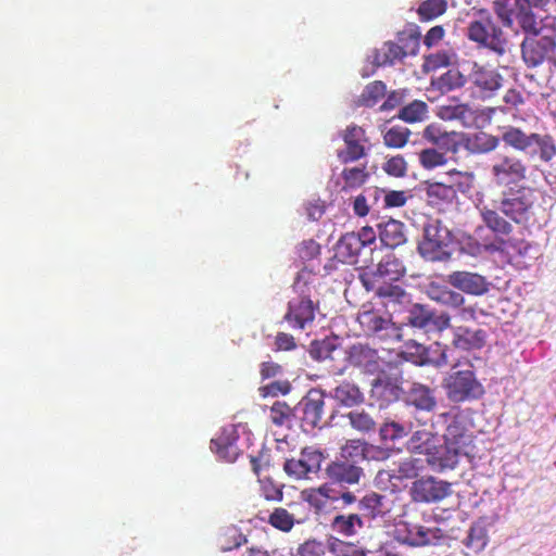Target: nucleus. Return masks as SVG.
Listing matches in <instances>:
<instances>
[{
    "label": "nucleus",
    "instance_id": "nucleus-1",
    "mask_svg": "<svg viewBox=\"0 0 556 556\" xmlns=\"http://www.w3.org/2000/svg\"><path fill=\"white\" fill-rule=\"evenodd\" d=\"M435 422L446 425L444 445L431 455L428 463L440 470L453 469L458 464L459 456H469L472 453L473 432L469 428L467 416L459 408L438 414Z\"/></svg>",
    "mask_w": 556,
    "mask_h": 556
},
{
    "label": "nucleus",
    "instance_id": "nucleus-2",
    "mask_svg": "<svg viewBox=\"0 0 556 556\" xmlns=\"http://www.w3.org/2000/svg\"><path fill=\"white\" fill-rule=\"evenodd\" d=\"M547 202L548 197L543 190L522 186L501 201V211L516 224L540 227L547 215Z\"/></svg>",
    "mask_w": 556,
    "mask_h": 556
},
{
    "label": "nucleus",
    "instance_id": "nucleus-3",
    "mask_svg": "<svg viewBox=\"0 0 556 556\" xmlns=\"http://www.w3.org/2000/svg\"><path fill=\"white\" fill-rule=\"evenodd\" d=\"M292 291L294 295L288 302L283 320L292 329L304 330L313 325L319 311V301L313 299L316 290L301 274L295 278Z\"/></svg>",
    "mask_w": 556,
    "mask_h": 556
},
{
    "label": "nucleus",
    "instance_id": "nucleus-4",
    "mask_svg": "<svg viewBox=\"0 0 556 556\" xmlns=\"http://www.w3.org/2000/svg\"><path fill=\"white\" fill-rule=\"evenodd\" d=\"M467 38L479 48L488 49L502 56L508 51L509 40L492 14L479 10L472 16L466 28Z\"/></svg>",
    "mask_w": 556,
    "mask_h": 556
},
{
    "label": "nucleus",
    "instance_id": "nucleus-5",
    "mask_svg": "<svg viewBox=\"0 0 556 556\" xmlns=\"http://www.w3.org/2000/svg\"><path fill=\"white\" fill-rule=\"evenodd\" d=\"M459 363L454 364L453 371L450 372L442 382L447 400L452 403L460 404L481 399L484 393V387L477 379L472 369H455Z\"/></svg>",
    "mask_w": 556,
    "mask_h": 556
},
{
    "label": "nucleus",
    "instance_id": "nucleus-6",
    "mask_svg": "<svg viewBox=\"0 0 556 556\" xmlns=\"http://www.w3.org/2000/svg\"><path fill=\"white\" fill-rule=\"evenodd\" d=\"M451 242L450 230L435 220L425 227L424 239L418 243V252L426 261H448L452 256Z\"/></svg>",
    "mask_w": 556,
    "mask_h": 556
},
{
    "label": "nucleus",
    "instance_id": "nucleus-7",
    "mask_svg": "<svg viewBox=\"0 0 556 556\" xmlns=\"http://www.w3.org/2000/svg\"><path fill=\"white\" fill-rule=\"evenodd\" d=\"M521 58L529 68H534L549 60L556 51L555 35H527L520 45Z\"/></svg>",
    "mask_w": 556,
    "mask_h": 556
},
{
    "label": "nucleus",
    "instance_id": "nucleus-8",
    "mask_svg": "<svg viewBox=\"0 0 556 556\" xmlns=\"http://www.w3.org/2000/svg\"><path fill=\"white\" fill-rule=\"evenodd\" d=\"M325 394L320 390H309L295 405L296 420L304 432L323 427Z\"/></svg>",
    "mask_w": 556,
    "mask_h": 556
},
{
    "label": "nucleus",
    "instance_id": "nucleus-9",
    "mask_svg": "<svg viewBox=\"0 0 556 556\" xmlns=\"http://www.w3.org/2000/svg\"><path fill=\"white\" fill-rule=\"evenodd\" d=\"M406 269L395 255H386L376 269L365 271L359 279L366 290L377 287L380 282H396L405 276Z\"/></svg>",
    "mask_w": 556,
    "mask_h": 556
},
{
    "label": "nucleus",
    "instance_id": "nucleus-10",
    "mask_svg": "<svg viewBox=\"0 0 556 556\" xmlns=\"http://www.w3.org/2000/svg\"><path fill=\"white\" fill-rule=\"evenodd\" d=\"M452 493L451 483L433 477H422L415 480L409 489V495L415 503H438Z\"/></svg>",
    "mask_w": 556,
    "mask_h": 556
},
{
    "label": "nucleus",
    "instance_id": "nucleus-11",
    "mask_svg": "<svg viewBox=\"0 0 556 556\" xmlns=\"http://www.w3.org/2000/svg\"><path fill=\"white\" fill-rule=\"evenodd\" d=\"M491 174L497 186L506 187L527 178V165L514 155H501L492 165Z\"/></svg>",
    "mask_w": 556,
    "mask_h": 556
},
{
    "label": "nucleus",
    "instance_id": "nucleus-12",
    "mask_svg": "<svg viewBox=\"0 0 556 556\" xmlns=\"http://www.w3.org/2000/svg\"><path fill=\"white\" fill-rule=\"evenodd\" d=\"M438 528H427L422 525L400 521L395 525L393 530L394 539L402 543L414 547H421L431 544L432 539L438 538Z\"/></svg>",
    "mask_w": 556,
    "mask_h": 556
},
{
    "label": "nucleus",
    "instance_id": "nucleus-13",
    "mask_svg": "<svg viewBox=\"0 0 556 556\" xmlns=\"http://www.w3.org/2000/svg\"><path fill=\"white\" fill-rule=\"evenodd\" d=\"M324 458V454L319 450L304 447L299 458L285 462L283 470L295 480L306 479L309 473H315L320 469Z\"/></svg>",
    "mask_w": 556,
    "mask_h": 556
},
{
    "label": "nucleus",
    "instance_id": "nucleus-14",
    "mask_svg": "<svg viewBox=\"0 0 556 556\" xmlns=\"http://www.w3.org/2000/svg\"><path fill=\"white\" fill-rule=\"evenodd\" d=\"M345 149L338 152L341 163H353L366 156L365 143L368 141L363 127L355 124L349 125L341 134Z\"/></svg>",
    "mask_w": 556,
    "mask_h": 556
},
{
    "label": "nucleus",
    "instance_id": "nucleus-15",
    "mask_svg": "<svg viewBox=\"0 0 556 556\" xmlns=\"http://www.w3.org/2000/svg\"><path fill=\"white\" fill-rule=\"evenodd\" d=\"M469 80L482 99L491 98L503 85V76L497 70L473 63Z\"/></svg>",
    "mask_w": 556,
    "mask_h": 556
},
{
    "label": "nucleus",
    "instance_id": "nucleus-16",
    "mask_svg": "<svg viewBox=\"0 0 556 556\" xmlns=\"http://www.w3.org/2000/svg\"><path fill=\"white\" fill-rule=\"evenodd\" d=\"M367 252L364 245L359 242V238L354 236V232H346L343 235L334 247V256L342 263L349 265L365 266L368 262L366 257Z\"/></svg>",
    "mask_w": 556,
    "mask_h": 556
},
{
    "label": "nucleus",
    "instance_id": "nucleus-17",
    "mask_svg": "<svg viewBox=\"0 0 556 556\" xmlns=\"http://www.w3.org/2000/svg\"><path fill=\"white\" fill-rule=\"evenodd\" d=\"M422 137L431 144L438 147L443 153H458L462 146V134L456 131H447L439 124L428 125L424 131Z\"/></svg>",
    "mask_w": 556,
    "mask_h": 556
},
{
    "label": "nucleus",
    "instance_id": "nucleus-18",
    "mask_svg": "<svg viewBox=\"0 0 556 556\" xmlns=\"http://www.w3.org/2000/svg\"><path fill=\"white\" fill-rule=\"evenodd\" d=\"M358 321L364 330L381 338L400 339V329L392 323L391 317H384L376 311H364L358 315Z\"/></svg>",
    "mask_w": 556,
    "mask_h": 556
},
{
    "label": "nucleus",
    "instance_id": "nucleus-19",
    "mask_svg": "<svg viewBox=\"0 0 556 556\" xmlns=\"http://www.w3.org/2000/svg\"><path fill=\"white\" fill-rule=\"evenodd\" d=\"M447 282L455 289L471 295H482L489 291L485 277L477 273L456 270L447 276Z\"/></svg>",
    "mask_w": 556,
    "mask_h": 556
},
{
    "label": "nucleus",
    "instance_id": "nucleus-20",
    "mask_svg": "<svg viewBox=\"0 0 556 556\" xmlns=\"http://www.w3.org/2000/svg\"><path fill=\"white\" fill-rule=\"evenodd\" d=\"M346 361L351 366L367 374H375L380 368L378 352L368 344H353L348 351Z\"/></svg>",
    "mask_w": 556,
    "mask_h": 556
},
{
    "label": "nucleus",
    "instance_id": "nucleus-21",
    "mask_svg": "<svg viewBox=\"0 0 556 556\" xmlns=\"http://www.w3.org/2000/svg\"><path fill=\"white\" fill-rule=\"evenodd\" d=\"M327 479L340 484H356L363 475V469L350 462L334 460L325 469Z\"/></svg>",
    "mask_w": 556,
    "mask_h": 556
},
{
    "label": "nucleus",
    "instance_id": "nucleus-22",
    "mask_svg": "<svg viewBox=\"0 0 556 556\" xmlns=\"http://www.w3.org/2000/svg\"><path fill=\"white\" fill-rule=\"evenodd\" d=\"M486 343V332L483 329L472 330L468 327L454 329L452 345L462 351L481 350Z\"/></svg>",
    "mask_w": 556,
    "mask_h": 556
},
{
    "label": "nucleus",
    "instance_id": "nucleus-23",
    "mask_svg": "<svg viewBox=\"0 0 556 556\" xmlns=\"http://www.w3.org/2000/svg\"><path fill=\"white\" fill-rule=\"evenodd\" d=\"M407 408L419 409L418 413H432L437 406L434 392L421 383H413L406 395Z\"/></svg>",
    "mask_w": 556,
    "mask_h": 556
},
{
    "label": "nucleus",
    "instance_id": "nucleus-24",
    "mask_svg": "<svg viewBox=\"0 0 556 556\" xmlns=\"http://www.w3.org/2000/svg\"><path fill=\"white\" fill-rule=\"evenodd\" d=\"M439 117L444 121H458L464 127H478L479 113L468 104L441 105Z\"/></svg>",
    "mask_w": 556,
    "mask_h": 556
},
{
    "label": "nucleus",
    "instance_id": "nucleus-25",
    "mask_svg": "<svg viewBox=\"0 0 556 556\" xmlns=\"http://www.w3.org/2000/svg\"><path fill=\"white\" fill-rule=\"evenodd\" d=\"M378 236L381 243L394 249L406 241L405 225L396 219L390 218L377 224Z\"/></svg>",
    "mask_w": 556,
    "mask_h": 556
},
{
    "label": "nucleus",
    "instance_id": "nucleus-26",
    "mask_svg": "<svg viewBox=\"0 0 556 556\" xmlns=\"http://www.w3.org/2000/svg\"><path fill=\"white\" fill-rule=\"evenodd\" d=\"M416 351L418 356L414 362L420 366L433 365L434 367H443L448 364L446 349H443L439 343L430 348L418 344L416 345Z\"/></svg>",
    "mask_w": 556,
    "mask_h": 556
},
{
    "label": "nucleus",
    "instance_id": "nucleus-27",
    "mask_svg": "<svg viewBox=\"0 0 556 556\" xmlns=\"http://www.w3.org/2000/svg\"><path fill=\"white\" fill-rule=\"evenodd\" d=\"M428 295L431 300L450 308L462 306L466 300L464 295L446 286L431 283L428 288Z\"/></svg>",
    "mask_w": 556,
    "mask_h": 556
},
{
    "label": "nucleus",
    "instance_id": "nucleus-28",
    "mask_svg": "<svg viewBox=\"0 0 556 556\" xmlns=\"http://www.w3.org/2000/svg\"><path fill=\"white\" fill-rule=\"evenodd\" d=\"M407 51L400 45L388 41L374 53V64L376 66L393 65L396 61L407 56Z\"/></svg>",
    "mask_w": 556,
    "mask_h": 556
},
{
    "label": "nucleus",
    "instance_id": "nucleus-29",
    "mask_svg": "<svg viewBox=\"0 0 556 556\" xmlns=\"http://www.w3.org/2000/svg\"><path fill=\"white\" fill-rule=\"evenodd\" d=\"M359 509L372 519L382 518L390 511L387 496L375 492L366 494L359 501Z\"/></svg>",
    "mask_w": 556,
    "mask_h": 556
},
{
    "label": "nucleus",
    "instance_id": "nucleus-30",
    "mask_svg": "<svg viewBox=\"0 0 556 556\" xmlns=\"http://www.w3.org/2000/svg\"><path fill=\"white\" fill-rule=\"evenodd\" d=\"M413 429H415L413 420H410V418L404 419L402 417L401 421L384 422L380 428L379 434L383 442H394L395 440H400L408 435Z\"/></svg>",
    "mask_w": 556,
    "mask_h": 556
},
{
    "label": "nucleus",
    "instance_id": "nucleus-31",
    "mask_svg": "<svg viewBox=\"0 0 556 556\" xmlns=\"http://www.w3.org/2000/svg\"><path fill=\"white\" fill-rule=\"evenodd\" d=\"M535 134L527 135L520 128L508 126L504 128L502 134V140L506 146L514 148L515 150L526 152L533 147V140Z\"/></svg>",
    "mask_w": 556,
    "mask_h": 556
},
{
    "label": "nucleus",
    "instance_id": "nucleus-32",
    "mask_svg": "<svg viewBox=\"0 0 556 556\" xmlns=\"http://www.w3.org/2000/svg\"><path fill=\"white\" fill-rule=\"evenodd\" d=\"M330 527L338 534L353 536L356 534L357 529L364 527V522L357 514L337 515L332 519Z\"/></svg>",
    "mask_w": 556,
    "mask_h": 556
},
{
    "label": "nucleus",
    "instance_id": "nucleus-33",
    "mask_svg": "<svg viewBox=\"0 0 556 556\" xmlns=\"http://www.w3.org/2000/svg\"><path fill=\"white\" fill-rule=\"evenodd\" d=\"M378 298L382 300L383 305L402 304L407 298L406 291L394 282H380L377 287L370 289Z\"/></svg>",
    "mask_w": 556,
    "mask_h": 556
},
{
    "label": "nucleus",
    "instance_id": "nucleus-34",
    "mask_svg": "<svg viewBox=\"0 0 556 556\" xmlns=\"http://www.w3.org/2000/svg\"><path fill=\"white\" fill-rule=\"evenodd\" d=\"M269 419L276 427L291 428L296 420L295 406L291 407L283 401H276L269 408Z\"/></svg>",
    "mask_w": 556,
    "mask_h": 556
},
{
    "label": "nucleus",
    "instance_id": "nucleus-35",
    "mask_svg": "<svg viewBox=\"0 0 556 556\" xmlns=\"http://www.w3.org/2000/svg\"><path fill=\"white\" fill-rule=\"evenodd\" d=\"M333 397L343 406L352 407L364 402L359 388L351 382H342L333 390Z\"/></svg>",
    "mask_w": 556,
    "mask_h": 556
},
{
    "label": "nucleus",
    "instance_id": "nucleus-36",
    "mask_svg": "<svg viewBox=\"0 0 556 556\" xmlns=\"http://www.w3.org/2000/svg\"><path fill=\"white\" fill-rule=\"evenodd\" d=\"M412 437L408 441V446L412 451L417 453H426L428 454V459L431 457L433 453H430V447L432 445L434 439V431L428 429L427 427H419L413 429L410 431Z\"/></svg>",
    "mask_w": 556,
    "mask_h": 556
},
{
    "label": "nucleus",
    "instance_id": "nucleus-37",
    "mask_svg": "<svg viewBox=\"0 0 556 556\" xmlns=\"http://www.w3.org/2000/svg\"><path fill=\"white\" fill-rule=\"evenodd\" d=\"M489 542L488 529L483 520H479L471 525L464 544L475 553H479L486 546Z\"/></svg>",
    "mask_w": 556,
    "mask_h": 556
},
{
    "label": "nucleus",
    "instance_id": "nucleus-38",
    "mask_svg": "<svg viewBox=\"0 0 556 556\" xmlns=\"http://www.w3.org/2000/svg\"><path fill=\"white\" fill-rule=\"evenodd\" d=\"M387 94V86L381 80H374L365 86L357 99L361 106L372 108Z\"/></svg>",
    "mask_w": 556,
    "mask_h": 556
},
{
    "label": "nucleus",
    "instance_id": "nucleus-39",
    "mask_svg": "<svg viewBox=\"0 0 556 556\" xmlns=\"http://www.w3.org/2000/svg\"><path fill=\"white\" fill-rule=\"evenodd\" d=\"M327 551L332 556H366L364 548L355 543L340 540L336 536H329L327 540Z\"/></svg>",
    "mask_w": 556,
    "mask_h": 556
},
{
    "label": "nucleus",
    "instance_id": "nucleus-40",
    "mask_svg": "<svg viewBox=\"0 0 556 556\" xmlns=\"http://www.w3.org/2000/svg\"><path fill=\"white\" fill-rule=\"evenodd\" d=\"M427 115L428 104L421 100H414L400 110L397 117L405 123L414 124L422 122Z\"/></svg>",
    "mask_w": 556,
    "mask_h": 556
},
{
    "label": "nucleus",
    "instance_id": "nucleus-41",
    "mask_svg": "<svg viewBox=\"0 0 556 556\" xmlns=\"http://www.w3.org/2000/svg\"><path fill=\"white\" fill-rule=\"evenodd\" d=\"M481 216L486 227L496 235L508 236L513 231L511 224L496 211L484 208Z\"/></svg>",
    "mask_w": 556,
    "mask_h": 556
},
{
    "label": "nucleus",
    "instance_id": "nucleus-42",
    "mask_svg": "<svg viewBox=\"0 0 556 556\" xmlns=\"http://www.w3.org/2000/svg\"><path fill=\"white\" fill-rule=\"evenodd\" d=\"M341 177L343 179V191L354 190L362 187L368 179L369 174L364 167H345Z\"/></svg>",
    "mask_w": 556,
    "mask_h": 556
},
{
    "label": "nucleus",
    "instance_id": "nucleus-43",
    "mask_svg": "<svg viewBox=\"0 0 556 556\" xmlns=\"http://www.w3.org/2000/svg\"><path fill=\"white\" fill-rule=\"evenodd\" d=\"M367 443L362 440H349L342 447L340 455L345 462L356 465L367 456Z\"/></svg>",
    "mask_w": 556,
    "mask_h": 556
},
{
    "label": "nucleus",
    "instance_id": "nucleus-44",
    "mask_svg": "<svg viewBox=\"0 0 556 556\" xmlns=\"http://www.w3.org/2000/svg\"><path fill=\"white\" fill-rule=\"evenodd\" d=\"M515 20L527 35L539 33L538 16L533 9L515 5Z\"/></svg>",
    "mask_w": 556,
    "mask_h": 556
},
{
    "label": "nucleus",
    "instance_id": "nucleus-45",
    "mask_svg": "<svg viewBox=\"0 0 556 556\" xmlns=\"http://www.w3.org/2000/svg\"><path fill=\"white\" fill-rule=\"evenodd\" d=\"M432 85L444 93L463 87L465 85V77L456 70H448L433 81Z\"/></svg>",
    "mask_w": 556,
    "mask_h": 556
},
{
    "label": "nucleus",
    "instance_id": "nucleus-46",
    "mask_svg": "<svg viewBox=\"0 0 556 556\" xmlns=\"http://www.w3.org/2000/svg\"><path fill=\"white\" fill-rule=\"evenodd\" d=\"M427 194L435 203H452L456 197L452 186L447 182H431L427 188Z\"/></svg>",
    "mask_w": 556,
    "mask_h": 556
},
{
    "label": "nucleus",
    "instance_id": "nucleus-47",
    "mask_svg": "<svg viewBox=\"0 0 556 556\" xmlns=\"http://www.w3.org/2000/svg\"><path fill=\"white\" fill-rule=\"evenodd\" d=\"M369 195L374 197L375 200H378L380 194L384 193V207H402L405 205L407 201V194L405 191L400 190H389L386 191L379 188L368 189L366 191Z\"/></svg>",
    "mask_w": 556,
    "mask_h": 556
},
{
    "label": "nucleus",
    "instance_id": "nucleus-48",
    "mask_svg": "<svg viewBox=\"0 0 556 556\" xmlns=\"http://www.w3.org/2000/svg\"><path fill=\"white\" fill-rule=\"evenodd\" d=\"M446 9V0H426L419 4L417 13L421 21H431L445 13Z\"/></svg>",
    "mask_w": 556,
    "mask_h": 556
},
{
    "label": "nucleus",
    "instance_id": "nucleus-49",
    "mask_svg": "<svg viewBox=\"0 0 556 556\" xmlns=\"http://www.w3.org/2000/svg\"><path fill=\"white\" fill-rule=\"evenodd\" d=\"M410 130L403 126H393L383 135V143L388 148H403L409 139Z\"/></svg>",
    "mask_w": 556,
    "mask_h": 556
},
{
    "label": "nucleus",
    "instance_id": "nucleus-50",
    "mask_svg": "<svg viewBox=\"0 0 556 556\" xmlns=\"http://www.w3.org/2000/svg\"><path fill=\"white\" fill-rule=\"evenodd\" d=\"M419 163L425 169H433L447 163L445 153L434 148L424 149L418 154Z\"/></svg>",
    "mask_w": 556,
    "mask_h": 556
},
{
    "label": "nucleus",
    "instance_id": "nucleus-51",
    "mask_svg": "<svg viewBox=\"0 0 556 556\" xmlns=\"http://www.w3.org/2000/svg\"><path fill=\"white\" fill-rule=\"evenodd\" d=\"M267 522L282 532H289L294 526V516L286 508L277 507L268 516Z\"/></svg>",
    "mask_w": 556,
    "mask_h": 556
},
{
    "label": "nucleus",
    "instance_id": "nucleus-52",
    "mask_svg": "<svg viewBox=\"0 0 556 556\" xmlns=\"http://www.w3.org/2000/svg\"><path fill=\"white\" fill-rule=\"evenodd\" d=\"M472 173L468 172H459L453 169L448 173V184L453 187L455 197H457V192L468 193L472 189Z\"/></svg>",
    "mask_w": 556,
    "mask_h": 556
},
{
    "label": "nucleus",
    "instance_id": "nucleus-53",
    "mask_svg": "<svg viewBox=\"0 0 556 556\" xmlns=\"http://www.w3.org/2000/svg\"><path fill=\"white\" fill-rule=\"evenodd\" d=\"M220 545L224 551L240 547L247 543V538L236 527H228L220 536Z\"/></svg>",
    "mask_w": 556,
    "mask_h": 556
},
{
    "label": "nucleus",
    "instance_id": "nucleus-54",
    "mask_svg": "<svg viewBox=\"0 0 556 556\" xmlns=\"http://www.w3.org/2000/svg\"><path fill=\"white\" fill-rule=\"evenodd\" d=\"M346 417L351 426L362 432H369L375 429L376 422L372 417L364 410H352Z\"/></svg>",
    "mask_w": 556,
    "mask_h": 556
},
{
    "label": "nucleus",
    "instance_id": "nucleus-55",
    "mask_svg": "<svg viewBox=\"0 0 556 556\" xmlns=\"http://www.w3.org/2000/svg\"><path fill=\"white\" fill-rule=\"evenodd\" d=\"M433 318V314L420 304H415L409 311L408 323L416 328L428 327Z\"/></svg>",
    "mask_w": 556,
    "mask_h": 556
},
{
    "label": "nucleus",
    "instance_id": "nucleus-56",
    "mask_svg": "<svg viewBox=\"0 0 556 556\" xmlns=\"http://www.w3.org/2000/svg\"><path fill=\"white\" fill-rule=\"evenodd\" d=\"M500 144V139L493 135L480 132L472 139L471 150L477 153H488L495 150Z\"/></svg>",
    "mask_w": 556,
    "mask_h": 556
},
{
    "label": "nucleus",
    "instance_id": "nucleus-57",
    "mask_svg": "<svg viewBox=\"0 0 556 556\" xmlns=\"http://www.w3.org/2000/svg\"><path fill=\"white\" fill-rule=\"evenodd\" d=\"M533 146L539 148L540 159L549 162L556 154V146L549 135L535 134Z\"/></svg>",
    "mask_w": 556,
    "mask_h": 556
},
{
    "label": "nucleus",
    "instance_id": "nucleus-58",
    "mask_svg": "<svg viewBox=\"0 0 556 556\" xmlns=\"http://www.w3.org/2000/svg\"><path fill=\"white\" fill-rule=\"evenodd\" d=\"M292 389L288 380H277L258 388L262 397H276L278 395H287Z\"/></svg>",
    "mask_w": 556,
    "mask_h": 556
},
{
    "label": "nucleus",
    "instance_id": "nucleus-59",
    "mask_svg": "<svg viewBox=\"0 0 556 556\" xmlns=\"http://www.w3.org/2000/svg\"><path fill=\"white\" fill-rule=\"evenodd\" d=\"M421 469L420 460L414 457H407L397 464L396 476L400 479H413L417 477Z\"/></svg>",
    "mask_w": 556,
    "mask_h": 556
},
{
    "label": "nucleus",
    "instance_id": "nucleus-60",
    "mask_svg": "<svg viewBox=\"0 0 556 556\" xmlns=\"http://www.w3.org/2000/svg\"><path fill=\"white\" fill-rule=\"evenodd\" d=\"M325 488L309 489L303 492L305 501L316 509V511H323L328 507L325 500L326 494Z\"/></svg>",
    "mask_w": 556,
    "mask_h": 556
},
{
    "label": "nucleus",
    "instance_id": "nucleus-61",
    "mask_svg": "<svg viewBox=\"0 0 556 556\" xmlns=\"http://www.w3.org/2000/svg\"><path fill=\"white\" fill-rule=\"evenodd\" d=\"M383 170L393 177H404L407 172V163L402 155H395L383 164Z\"/></svg>",
    "mask_w": 556,
    "mask_h": 556
},
{
    "label": "nucleus",
    "instance_id": "nucleus-62",
    "mask_svg": "<svg viewBox=\"0 0 556 556\" xmlns=\"http://www.w3.org/2000/svg\"><path fill=\"white\" fill-rule=\"evenodd\" d=\"M261 483V494L267 501H281L282 500V489L280 485L276 484L271 479L265 478L260 480Z\"/></svg>",
    "mask_w": 556,
    "mask_h": 556
},
{
    "label": "nucleus",
    "instance_id": "nucleus-63",
    "mask_svg": "<svg viewBox=\"0 0 556 556\" xmlns=\"http://www.w3.org/2000/svg\"><path fill=\"white\" fill-rule=\"evenodd\" d=\"M327 545L325 546L320 541L315 539L307 540L302 543L298 548L299 556H325Z\"/></svg>",
    "mask_w": 556,
    "mask_h": 556
},
{
    "label": "nucleus",
    "instance_id": "nucleus-64",
    "mask_svg": "<svg viewBox=\"0 0 556 556\" xmlns=\"http://www.w3.org/2000/svg\"><path fill=\"white\" fill-rule=\"evenodd\" d=\"M211 448L215 451L220 457L228 460L231 459V454H235V445L230 442H226L224 437L212 439Z\"/></svg>",
    "mask_w": 556,
    "mask_h": 556
}]
</instances>
